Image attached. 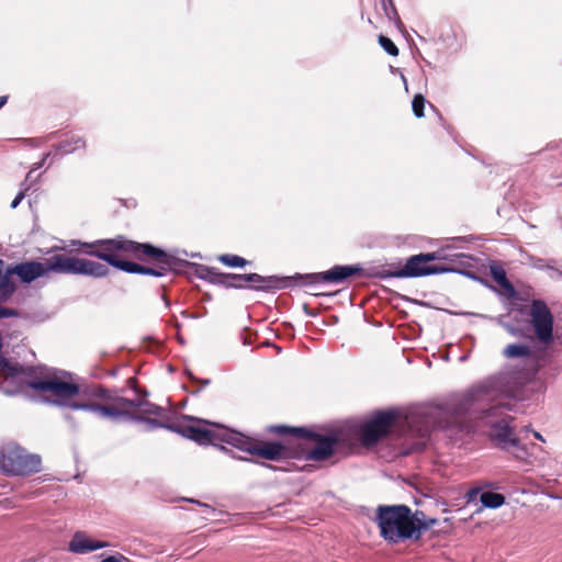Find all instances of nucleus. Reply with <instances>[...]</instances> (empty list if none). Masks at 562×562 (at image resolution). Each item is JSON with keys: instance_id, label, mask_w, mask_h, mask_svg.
<instances>
[{"instance_id": "obj_14", "label": "nucleus", "mask_w": 562, "mask_h": 562, "mask_svg": "<svg viewBox=\"0 0 562 562\" xmlns=\"http://www.w3.org/2000/svg\"><path fill=\"white\" fill-rule=\"evenodd\" d=\"M315 441V446L307 450L306 460L308 461H324L328 459L338 443V438L334 435L322 436L313 432L310 437H303Z\"/></svg>"}, {"instance_id": "obj_39", "label": "nucleus", "mask_w": 562, "mask_h": 562, "mask_svg": "<svg viewBox=\"0 0 562 562\" xmlns=\"http://www.w3.org/2000/svg\"><path fill=\"white\" fill-rule=\"evenodd\" d=\"M383 5V10L385 12V15L387 16L389 20L391 21H395L396 23H400V18H398V14L396 13V16H394V14L392 13V8L389 5V3H384L382 4Z\"/></svg>"}, {"instance_id": "obj_23", "label": "nucleus", "mask_w": 562, "mask_h": 562, "mask_svg": "<svg viewBox=\"0 0 562 562\" xmlns=\"http://www.w3.org/2000/svg\"><path fill=\"white\" fill-rule=\"evenodd\" d=\"M14 292V285L8 273H3V261L0 259V302L7 301Z\"/></svg>"}, {"instance_id": "obj_45", "label": "nucleus", "mask_w": 562, "mask_h": 562, "mask_svg": "<svg viewBox=\"0 0 562 562\" xmlns=\"http://www.w3.org/2000/svg\"><path fill=\"white\" fill-rule=\"evenodd\" d=\"M64 418H65L69 424H72V423H74V416H72L70 413H65V414H64Z\"/></svg>"}, {"instance_id": "obj_53", "label": "nucleus", "mask_w": 562, "mask_h": 562, "mask_svg": "<svg viewBox=\"0 0 562 562\" xmlns=\"http://www.w3.org/2000/svg\"><path fill=\"white\" fill-rule=\"evenodd\" d=\"M402 80L404 81V83L406 85V79L405 77L402 75Z\"/></svg>"}, {"instance_id": "obj_20", "label": "nucleus", "mask_w": 562, "mask_h": 562, "mask_svg": "<svg viewBox=\"0 0 562 562\" xmlns=\"http://www.w3.org/2000/svg\"><path fill=\"white\" fill-rule=\"evenodd\" d=\"M227 273L220 272L216 268L200 266L198 269V277L212 283L225 286V279Z\"/></svg>"}, {"instance_id": "obj_24", "label": "nucleus", "mask_w": 562, "mask_h": 562, "mask_svg": "<svg viewBox=\"0 0 562 562\" xmlns=\"http://www.w3.org/2000/svg\"><path fill=\"white\" fill-rule=\"evenodd\" d=\"M140 274H147L153 277H164L168 271L171 270V260L170 258H165L158 261L157 268H149L146 266H142Z\"/></svg>"}, {"instance_id": "obj_29", "label": "nucleus", "mask_w": 562, "mask_h": 562, "mask_svg": "<svg viewBox=\"0 0 562 562\" xmlns=\"http://www.w3.org/2000/svg\"><path fill=\"white\" fill-rule=\"evenodd\" d=\"M218 260L227 267L243 268L247 265V260L237 255H221Z\"/></svg>"}, {"instance_id": "obj_25", "label": "nucleus", "mask_w": 562, "mask_h": 562, "mask_svg": "<svg viewBox=\"0 0 562 562\" xmlns=\"http://www.w3.org/2000/svg\"><path fill=\"white\" fill-rule=\"evenodd\" d=\"M481 503L486 508H498L505 503L504 495L494 492H484L481 494Z\"/></svg>"}, {"instance_id": "obj_16", "label": "nucleus", "mask_w": 562, "mask_h": 562, "mask_svg": "<svg viewBox=\"0 0 562 562\" xmlns=\"http://www.w3.org/2000/svg\"><path fill=\"white\" fill-rule=\"evenodd\" d=\"M249 289L256 291H271L277 289H283L288 285V279L278 278L276 276L262 277L258 273H247Z\"/></svg>"}, {"instance_id": "obj_27", "label": "nucleus", "mask_w": 562, "mask_h": 562, "mask_svg": "<svg viewBox=\"0 0 562 562\" xmlns=\"http://www.w3.org/2000/svg\"><path fill=\"white\" fill-rule=\"evenodd\" d=\"M227 279H225V288H234V289H249L247 273H227Z\"/></svg>"}, {"instance_id": "obj_21", "label": "nucleus", "mask_w": 562, "mask_h": 562, "mask_svg": "<svg viewBox=\"0 0 562 562\" xmlns=\"http://www.w3.org/2000/svg\"><path fill=\"white\" fill-rule=\"evenodd\" d=\"M269 431L274 432L277 435H281V436L291 435V436L299 437V438L310 437L313 435L312 430L306 429L304 427H289V426H283V425L271 426L269 428Z\"/></svg>"}, {"instance_id": "obj_40", "label": "nucleus", "mask_w": 562, "mask_h": 562, "mask_svg": "<svg viewBox=\"0 0 562 562\" xmlns=\"http://www.w3.org/2000/svg\"><path fill=\"white\" fill-rule=\"evenodd\" d=\"M29 190L27 187L23 188L18 194L14 198V200L12 201L11 203V209H15L20 203L21 201L24 199L25 196V192Z\"/></svg>"}, {"instance_id": "obj_2", "label": "nucleus", "mask_w": 562, "mask_h": 562, "mask_svg": "<svg viewBox=\"0 0 562 562\" xmlns=\"http://www.w3.org/2000/svg\"><path fill=\"white\" fill-rule=\"evenodd\" d=\"M4 371V379L0 383V390L8 395L29 394L32 390L42 395V401L61 406L69 395L77 392V384L65 381L50 370L36 375L32 368H23L19 364L0 366Z\"/></svg>"}, {"instance_id": "obj_36", "label": "nucleus", "mask_w": 562, "mask_h": 562, "mask_svg": "<svg viewBox=\"0 0 562 562\" xmlns=\"http://www.w3.org/2000/svg\"><path fill=\"white\" fill-rule=\"evenodd\" d=\"M20 313L18 310L0 306V319L2 318H16Z\"/></svg>"}, {"instance_id": "obj_48", "label": "nucleus", "mask_w": 562, "mask_h": 562, "mask_svg": "<svg viewBox=\"0 0 562 562\" xmlns=\"http://www.w3.org/2000/svg\"><path fill=\"white\" fill-rule=\"evenodd\" d=\"M48 156H49V153H48V154H45V155H44L43 160H42L41 162H38V164H37L36 168L42 167V166L44 165V162H45V160L47 159V157H48Z\"/></svg>"}, {"instance_id": "obj_32", "label": "nucleus", "mask_w": 562, "mask_h": 562, "mask_svg": "<svg viewBox=\"0 0 562 562\" xmlns=\"http://www.w3.org/2000/svg\"><path fill=\"white\" fill-rule=\"evenodd\" d=\"M426 100L423 94L418 93L413 98L412 109L416 117L420 119L424 116V108Z\"/></svg>"}, {"instance_id": "obj_49", "label": "nucleus", "mask_w": 562, "mask_h": 562, "mask_svg": "<svg viewBox=\"0 0 562 562\" xmlns=\"http://www.w3.org/2000/svg\"><path fill=\"white\" fill-rule=\"evenodd\" d=\"M533 436L540 440H543L542 436L538 431H533Z\"/></svg>"}, {"instance_id": "obj_6", "label": "nucleus", "mask_w": 562, "mask_h": 562, "mask_svg": "<svg viewBox=\"0 0 562 562\" xmlns=\"http://www.w3.org/2000/svg\"><path fill=\"white\" fill-rule=\"evenodd\" d=\"M223 440L244 452L259 456L270 461H279L285 454L284 446L279 442L266 441L258 445L252 438L238 431H225Z\"/></svg>"}, {"instance_id": "obj_37", "label": "nucleus", "mask_w": 562, "mask_h": 562, "mask_svg": "<svg viewBox=\"0 0 562 562\" xmlns=\"http://www.w3.org/2000/svg\"><path fill=\"white\" fill-rule=\"evenodd\" d=\"M502 325L510 335H513L515 337L522 336V331H521L520 328H517V327H515V326H513L510 324H507V323H503Z\"/></svg>"}, {"instance_id": "obj_41", "label": "nucleus", "mask_w": 562, "mask_h": 562, "mask_svg": "<svg viewBox=\"0 0 562 562\" xmlns=\"http://www.w3.org/2000/svg\"><path fill=\"white\" fill-rule=\"evenodd\" d=\"M437 521H438V520H437V519H435V518H430V519H428V520H422V519H418V522L423 526V527H420V532H422L423 530H427V529H429L430 527H432L434 525H436V524H437Z\"/></svg>"}, {"instance_id": "obj_51", "label": "nucleus", "mask_w": 562, "mask_h": 562, "mask_svg": "<svg viewBox=\"0 0 562 562\" xmlns=\"http://www.w3.org/2000/svg\"><path fill=\"white\" fill-rule=\"evenodd\" d=\"M418 519L426 520V519H425V515H424V516L418 515Z\"/></svg>"}, {"instance_id": "obj_12", "label": "nucleus", "mask_w": 562, "mask_h": 562, "mask_svg": "<svg viewBox=\"0 0 562 562\" xmlns=\"http://www.w3.org/2000/svg\"><path fill=\"white\" fill-rule=\"evenodd\" d=\"M491 438L497 447L510 452L515 458L525 460L528 457L527 449L514 436L513 429L507 419L503 418L492 425Z\"/></svg>"}, {"instance_id": "obj_1", "label": "nucleus", "mask_w": 562, "mask_h": 562, "mask_svg": "<svg viewBox=\"0 0 562 562\" xmlns=\"http://www.w3.org/2000/svg\"><path fill=\"white\" fill-rule=\"evenodd\" d=\"M501 378H492L471 389L467 394L451 398L443 405H423L409 409L404 416L408 432L425 440L435 428L452 430L453 427L463 429L462 418L470 412H475L485 402L501 400ZM425 441L416 443V450H422Z\"/></svg>"}, {"instance_id": "obj_34", "label": "nucleus", "mask_w": 562, "mask_h": 562, "mask_svg": "<svg viewBox=\"0 0 562 562\" xmlns=\"http://www.w3.org/2000/svg\"><path fill=\"white\" fill-rule=\"evenodd\" d=\"M139 402H140L139 398L130 400L126 397H119L116 400V404L119 405V407L126 409L128 412H131V409L137 411V407L139 406Z\"/></svg>"}, {"instance_id": "obj_50", "label": "nucleus", "mask_w": 562, "mask_h": 562, "mask_svg": "<svg viewBox=\"0 0 562 562\" xmlns=\"http://www.w3.org/2000/svg\"><path fill=\"white\" fill-rule=\"evenodd\" d=\"M32 171H33V170H31L30 172H27L26 181H27V180H29V178L31 177Z\"/></svg>"}, {"instance_id": "obj_42", "label": "nucleus", "mask_w": 562, "mask_h": 562, "mask_svg": "<svg viewBox=\"0 0 562 562\" xmlns=\"http://www.w3.org/2000/svg\"><path fill=\"white\" fill-rule=\"evenodd\" d=\"M548 270L551 271L550 277L555 280L562 279V271L555 269L553 266L548 267Z\"/></svg>"}, {"instance_id": "obj_38", "label": "nucleus", "mask_w": 562, "mask_h": 562, "mask_svg": "<svg viewBox=\"0 0 562 562\" xmlns=\"http://www.w3.org/2000/svg\"><path fill=\"white\" fill-rule=\"evenodd\" d=\"M501 406H504V404H503V403H501V402H498L497 404L493 405V406H492V407H490L488 409L483 411V412H482V413H483L482 418H488V417H490V416H492V415H496V413H497V411H498V408H499Z\"/></svg>"}, {"instance_id": "obj_54", "label": "nucleus", "mask_w": 562, "mask_h": 562, "mask_svg": "<svg viewBox=\"0 0 562 562\" xmlns=\"http://www.w3.org/2000/svg\"><path fill=\"white\" fill-rule=\"evenodd\" d=\"M239 460H244V461H248L249 459L247 458H238Z\"/></svg>"}, {"instance_id": "obj_3", "label": "nucleus", "mask_w": 562, "mask_h": 562, "mask_svg": "<svg viewBox=\"0 0 562 562\" xmlns=\"http://www.w3.org/2000/svg\"><path fill=\"white\" fill-rule=\"evenodd\" d=\"M418 515L406 505H380L376 508L375 522L380 530V536L389 543H400L405 540H418L420 538V527Z\"/></svg>"}, {"instance_id": "obj_46", "label": "nucleus", "mask_w": 562, "mask_h": 562, "mask_svg": "<svg viewBox=\"0 0 562 562\" xmlns=\"http://www.w3.org/2000/svg\"><path fill=\"white\" fill-rule=\"evenodd\" d=\"M95 394L100 397H105L106 391L100 387Z\"/></svg>"}, {"instance_id": "obj_4", "label": "nucleus", "mask_w": 562, "mask_h": 562, "mask_svg": "<svg viewBox=\"0 0 562 562\" xmlns=\"http://www.w3.org/2000/svg\"><path fill=\"white\" fill-rule=\"evenodd\" d=\"M79 395V386L77 385V392L69 395V397L65 401V404H61L60 407L70 408L75 411H83L91 412L104 419L112 420H126V422H145L148 424L150 428L162 427V424L155 418H142L128 412L126 409L120 408L117 406H105L100 405L94 402H80L77 400Z\"/></svg>"}, {"instance_id": "obj_52", "label": "nucleus", "mask_w": 562, "mask_h": 562, "mask_svg": "<svg viewBox=\"0 0 562 562\" xmlns=\"http://www.w3.org/2000/svg\"><path fill=\"white\" fill-rule=\"evenodd\" d=\"M196 503H198L199 505H201V503H200V502H196ZM202 506H203V507L209 508V506H207L206 504H202Z\"/></svg>"}, {"instance_id": "obj_10", "label": "nucleus", "mask_w": 562, "mask_h": 562, "mask_svg": "<svg viewBox=\"0 0 562 562\" xmlns=\"http://www.w3.org/2000/svg\"><path fill=\"white\" fill-rule=\"evenodd\" d=\"M401 417L402 414L397 411L376 412L361 427L360 437L363 445L372 446L376 443Z\"/></svg>"}, {"instance_id": "obj_26", "label": "nucleus", "mask_w": 562, "mask_h": 562, "mask_svg": "<svg viewBox=\"0 0 562 562\" xmlns=\"http://www.w3.org/2000/svg\"><path fill=\"white\" fill-rule=\"evenodd\" d=\"M138 417L142 418H150V416H160L162 413V408L156 404H153L148 401L140 400L139 406L137 407Z\"/></svg>"}, {"instance_id": "obj_33", "label": "nucleus", "mask_w": 562, "mask_h": 562, "mask_svg": "<svg viewBox=\"0 0 562 562\" xmlns=\"http://www.w3.org/2000/svg\"><path fill=\"white\" fill-rule=\"evenodd\" d=\"M379 44L389 55H391V56L398 55V48L396 47V45L394 44V42L391 38H389L384 35H380Z\"/></svg>"}, {"instance_id": "obj_22", "label": "nucleus", "mask_w": 562, "mask_h": 562, "mask_svg": "<svg viewBox=\"0 0 562 562\" xmlns=\"http://www.w3.org/2000/svg\"><path fill=\"white\" fill-rule=\"evenodd\" d=\"M86 142L81 137H71L60 142L56 146V153L60 155L71 154L77 149L85 148Z\"/></svg>"}, {"instance_id": "obj_47", "label": "nucleus", "mask_w": 562, "mask_h": 562, "mask_svg": "<svg viewBox=\"0 0 562 562\" xmlns=\"http://www.w3.org/2000/svg\"><path fill=\"white\" fill-rule=\"evenodd\" d=\"M8 101V97L3 95V97H0V109L7 103Z\"/></svg>"}, {"instance_id": "obj_7", "label": "nucleus", "mask_w": 562, "mask_h": 562, "mask_svg": "<svg viewBox=\"0 0 562 562\" xmlns=\"http://www.w3.org/2000/svg\"><path fill=\"white\" fill-rule=\"evenodd\" d=\"M71 246H80L81 252L95 257L105 261L108 265L114 267L120 254H127L130 239L124 236H117L109 239H98L92 243H82L80 240H72Z\"/></svg>"}, {"instance_id": "obj_9", "label": "nucleus", "mask_w": 562, "mask_h": 562, "mask_svg": "<svg viewBox=\"0 0 562 562\" xmlns=\"http://www.w3.org/2000/svg\"><path fill=\"white\" fill-rule=\"evenodd\" d=\"M58 258L56 267L59 269V274H79L99 279L110 273V268L99 261L61 254H58Z\"/></svg>"}, {"instance_id": "obj_44", "label": "nucleus", "mask_w": 562, "mask_h": 562, "mask_svg": "<svg viewBox=\"0 0 562 562\" xmlns=\"http://www.w3.org/2000/svg\"><path fill=\"white\" fill-rule=\"evenodd\" d=\"M382 4L386 3V0H381ZM389 5L392 8V13L396 16V8L392 0H387Z\"/></svg>"}, {"instance_id": "obj_19", "label": "nucleus", "mask_w": 562, "mask_h": 562, "mask_svg": "<svg viewBox=\"0 0 562 562\" xmlns=\"http://www.w3.org/2000/svg\"><path fill=\"white\" fill-rule=\"evenodd\" d=\"M130 245L127 248V254H133L136 257L148 256L155 257L159 260L169 258V256L161 249L150 245V244H140L133 240H130Z\"/></svg>"}, {"instance_id": "obj_35", "label": "nucleus", "mask_w": 562, "mask_h": 562, "mask_svg": "<svg viewBox=\"0 0 562 562\" xmlns=\"http://www.w3.org/2000/svg\"><path fill=\"white\" fill-rule=\"evenodd\" d=\"M442 249H445V254L448 256L445 260H449L450 262H461V259L463 258H468L467 255L464 254H461V252H449L451 247L450 246H447V247H443Z\"/></svg>"}, {"instance_id": "obj_30", "label": "nucleus", "mask_w": 562, "mask_h": 562, "mask_svg": "<svg viewBox=\"0 0 562 562\" xmlns=\"http://www.w3.org/2000/svg\"><path fill=\"white\" fill-rule=\"evenodd\" d=\"M493 280L505 290H513V285L506 277V272L502 268H492Z\"/></svg>"}, {"instance_id": "obj_43", "label": "nucleus", "mask_w": 562, "mask_h": 562, "mask_svg": "<svg viewBox=\"0 0 562 562\" xmlns=\"http://www.w3.org/2000/svg\"><path fill=\"white\" fill-rule=\"evenodd\" d=\"M533 266H535L536 268H538V269H547V270H548V267H550L551 265L546 263L543 259L538 258V259L535 261Z\"/></svg>"}, {"instance_id": "obj_13", "label": "nucleus", "mask_w": 562, "mask_h": 562, "mask_svg": "<svg viewBox=\"0 0 562 562\" xmlns=\"http://www.w3.org/2000/svg\"><path fill=\"white\" fill-rule=\"evenodd\" d=\"M530 317L538 340L546 345L551 344L553 341V316L546 302L533 300L530 306Z\"/></svg>"}, {"instance_id": "obj_11", "label": "nucleus", "mask_w": 562, "mask_h": 562, "mask_svg": "<svg viewBox=\"0 0 562 562\" xmlns=\"http://www.w3.org/2000/svg\"><path fill=\"white\" fill-rule=\"evenodd\" d=\"M59 261L58 254L46 258L44 261H25L8 268L4 273L15 274L21 282L31 283L38 278L47 277L49 273L59 274V269L56 267Z\"/></svg>"}, {"instance_id": "obj_15", "label": "nucleus", "mask_w": 562, "mask_h": 562, "mask_svg": "<svg viewBox=\"0 0 562 562\" xmlns=\"http://www.w3.org/2000/svg\"><path fill=\"white\" fill-rule=\"evenodd\" d=\"M362 268L358 265H350V266H335L331 269L311 274L310 278L313 280V282H325V283H341L349 277H352L355 274H358L361 272Z\"/></svg>"}, {"instance_id": "obj_8", "label": "nucleus", "mask_w": 562, "mask_h": 562, "mask_svg": "<svg viewBox=\"0 0 562 562\" xmlns=\"http://www.w3.org/2000/svg\"><path fill=\"white\" fill-rule=\"evenodd\" d=\"M41 457L20 447L0 451V470L13 475H29L41 471Z\"/></svg>"}, {"instance_id": "obj_28", "label": "nucleus", "mask_w": 562, "mask_h": 562, "mask_svg": "<svg viewBox=\"0 0 562 562\" xmlns=\"http://www.w3.org/2000/svg\"><path fill=\"white\" fill-rule=\"evenodd\" d=\"M503 355L506 358H525L530 355V348L526 345L513 344L504 349Z\"/></svg>"}, {"instance_id": "obj_55", "label": "nucleus", "mask_w": 562, "mask_h": 562, "mask_svg": "<svg viewBox=\"0 0 562 562\" xmlns=\"http://www.w3.org/2000/svg\"><path fill=\"white\" fill-rule=\"evenodd\" d=\"M209 382H210L209 380H205V381L203 382V384H204V385H206V384H209Z\"/></svg>"}, {"instance_id": "obj_5", "label": "nucleus", "mask_w": 562, "mask_h": 562, "mask_svg": "<svg viewBox=\"0 0 562 562\" xmlns=\"http://www.w3.org/2000/svg\"><path fill=\"white\" fill-rule=\"evenodd\" d=\"M447 257L448 256L445 254V249H438L437 251L428 254H418L409 257L402 268L394 271H387L385 274H383V277L418 278L453 271L452 268L429 265L431 261L437 259H446Z\"/></svg>"}, {"instance_id": "obj_17", "label": "nucleus", "mask_w": 562, "mask_h": 562, "mask_svg": "<svg viewBox=\"0 0 562 562\" xmlns=\"http://www.w3.org/2000/svg\"><path fill=\"white\" fill-rule=\"evenodd\" d=\"M109 546L105 541L93 540L83 532H76L69 542V550L74 553L83 554Z\"/></svg>"}, {"instance_id": "obj_18", "label": "nucleus", "mask_w": 562, "mask_h": 562, "mask_svg": "<svg viewBox=\"0 0 562 562\" xmlns=\"http://www.w3.org/2000/svg\"><path fill=\"white\" fill-rule=\"evenodd\" d=\"M225 431H229V430L225 429L222 431L221 435H216L214 431H212L210 429L190 426L186 430V432H187L186 436L189 439H191L200 445H207V443H212L215 438H218L222 441H224L223 437H224Z\"/></svg>"}, {"instance_id": "obj_31", "label": "nucleus", "mask_w": 562, "mask_h": 562, "mask_svg": "<svg viewBox=\"0 0 562 562\" xmlns=\"http://www.w3.org/2000/svg\"><path fill=\"white\" fill-rule=\"evenodd\" d=\"M142 266L143 265H138L136 262L117 259L114 268L122 270L124 272H127V273L140 274V271H143Z\"/></svg>"}]
</instances>
